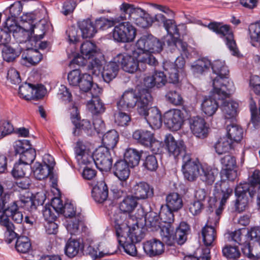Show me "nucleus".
<instances>
[{
	"label": "nucleus",
	"mask_w": 260,
	"mask_h": 260,
	"mask_svg": "<svg viewBox=\"0 0 260 260\" xmlns=\"http://www.w3.org/2000/svg\"><path fill=\"white\" fill-rule=\"evenodd\" d=\"M124 218L122 214L114 218L117 240L126 253L135 256L137 252L135 244L144 239L146 229L138 225L135 217L128 216L126 220Z\"/></svg>",
	"instance_id": "f257e3e1"
},
{
	"label": "nucleus",
	"mask_w": 260,
	"mask_h": 260,
	"mask_svg": "<svg viewBox=\"0 0 260 260\" xmlns=\"http://www.w3.org/2000/svg\"><path fill=\"white\" fill-rule=\"evenodd\" d=\"M9 217L17 223H21L23 219L17 202L11 199L10 195L5 194L0 199V225L6 228L5 240L9 244L16 238L17 234L14 232V224Z\"/></svg>",
	"instance_id": "f03ea898"
},
{
	"label": "nucleus",
	"mask_w": 260,
	"mask_h": 260,
	"mask_svg": "<svg viewBox=\"0 0 260 260\" xmlns=\"http://www.w3.org/2000/svg\"><path fill=\"white\" fill-rule=\"evenodd\" d=\"M211 67L215 77H211L213 93L219 97H226L235 90L234 83L229 80V71L224 61L215 60Z\"/></svg>",
	"instance_id": "7ed1b4c3"
},
{
	"label": "nucleus",
	"mask_w": 260,
	"mask_h": 260,
	"mask_svg": "<svg viewBox=\"0 0 260 260\" xmlns=\"http://www.w3.org/2000/svg\"><path fill=\"white\" fill-rule=\"evenodd\" d=\"M114 60L118 62L119 66L121 65L123 71L129 73H134L138 69L144 71L147 64L155 66L157 63L152 54L144 53L139 54L138 59L126 53H119L114 57Z\"/></svg>",
	"instance_id": "20e7f679"
},
{
	"label": "nucleus",
	"mask_w": 260,
	"mask_h": 260,
	"mask_svg": "<svg viewBox=\"0 0 260 260\" xmlns=\"http://www.w3.org/2000/svg\"><path fill=\"white\" fill-rule=\"evenodd\" d=\"M152 99L150 93L143 91L139 103L138 113L145 117L152 128H159L162 124L161 113L155 107L149 108Z\"/></svg>",
	"instance_id": "39448f33"
},
{
	"label": "nucleus",
	"mask_w": 260,
	"mask_h": 260,
	"mask_svg": "<svg viewBox=\"0 0 260 260\" xmlns=\"http://www.w3.org/2000/svg\"><path fill=\"white\" fill-rule=\"evenodd\" d=\"M214 188L215 198L216 200L220 201V205L215 212L210 213L205 225L211 228H215V229L219 223L223 206L225 205L227 200L232 195L233 190L225 182H222L220 184L217 183L215 185Z\"/></svg>",
	"instance_id": "423d86ee"
},
{
	"label": "nucleus",
	"mask_w": 260,
	"mask_h": 260,
	"mask_svg": "<svg viewBox=\"0 0 260 260\" xmlns=\"http://www.w3.org/2000/svg\"><path fill=\"white\" fill-rule=\"evenodd\" d=\"M154 20L163 24V26L168 33L170 35L171 41L169 40L167 41L168 46L173 47L174 49L176 48L178 49L181 50L183 54L187 55V44L186 42L178 39L179 37V29L173 19H167L166 17L160 13L156 14L154 16Z\"/></svg>",
	"instance_id": "0eeeda50"
},
{
	"label": "nucleus",
	"mask_w": 260,
	"mask_h": 260,
	"mask_svg": "<svg viewBox=\"0 0 260 260\" xmlns=\"http://www.w3.org/2000/svg\"><path fill=\"white\" fill-rule=\"evenodd\" d=\"M22 20L24 22L23 26H19L13 34V36L17 42L20 43H25L30 40L32 35L35 41H38L43 39L45 32L42 30L41 34H37V29L39 25L36 26L33 25L34 16L31 14H26L22 17Z\"/></svg>",
	"instance_id": "6e6552de"
},
{
	"label": "nucleus",
	"mask_w": 260,
	"mask_h": 260,
	"mask_svg": "<svg viewBox=\"0 0 260 260\" xmlns=\"http://www.w3.org/2000/svg\"><path fill=\"white\" fill-rule=\"evenodd\" d=\"M174 227H162L161 230V236L164 242L168 245H172L175 242L178 244H184L187 238V235L190 231L189 225L185 222H181L176 228V232L173 234Z\"/></svg>",
	"instance_id": "1a4fd4ad"
},
{
	"label": "nucleus",
	"mask_w": 260,
	"mask_h": 260,
	"mask_svg": "<svg viewBox=\"0 0 260 260\" xmlns=\"http://www.w3.org/2000/svg\"><path fill=\"white\" fill-rule=\"evenodd\" d=\"M208 28L223 37L226 46L232 55H239V51L234 39L233 32L229 25H222L219 23L211 22L208 25Z\"/></svg>",
	"instance_id": "9d476101"
},
{
	"label": "nucleus",
	"mask_w": 260,
	"mask_h": 260,
	"mask_svg": "<svg viewBox=\"0 0 260 260\" xmlns=\"http://www.w3.org/2000/svg\"><path fill=\"white\" fill-rule=\"evenodd\" d=\"M133 138L140 144L149 148L153 153L158 152L160 144L158 141L156 140L151 132L145 129H137L133 133Z\"/></svg>",
	"instance_id": "9b49d317"
},
{
	"label": "nucleus",
	"mask_w": 260,
	"mask_h": 260,
	"mask_svg": "<svg viewBox=\"0 0 260 260\" xmlns=\"http://www.w3.org/2000/svg\"><path fill=\"white\" fill-rule=\"evenodd\" d=\"M182 160V171L184 177L189 181L195 180L199 176L203 166L197 159L192 158L190 154L184 155Z\"/></svg>",
	"instance_id": "f8f14e48"
},
{
	"label": "nucleus",
	"mask_w": 260,
	"mask_h": 260,
	"mask_svg": "<svg viewBox=\"0 0 260 260\" xmlns=\"http://www.w3.org/2000/svg\"><path fill=\"white\" fill-rule=\"evenodd\" d=\"M136 36V29L129 22H122L115 26L113 37L118 42H131Z\"/></svg>",
	"instance_id": "ddd939ff"
},
{
	"label": "nucleus",
	"mask_w": 260,
	"mask_h": 260,
	"mask_svg": "<svg viewBox=\"0 0 260 260\" xmlns=\"http://www.w3.org/2000/svg\"><path fill=\"white\" fill-rule=\"evenodd\" d=\"M247 194L251 198L256 195L253 190H250L249 184L247 182L240 183L236 187L235 194L237 199L235 207L236 211L240 213L245 210L248 202Z\"/></svg>",
	"instance_id": "4468645a"
},
{
	"label": "nucleus",
	"mask_w": 260,
	"mask_h": 260,
	"mask_svg": "<svg viewBox=\"0 0 260 260\" xmlns=\"http://www.w3.org/2000/svg\"><path fill=\"white\" fill-rule=\"evenodd\" d=\"M112 157L109 148L101 146L94 152V163L101 171H108L112 166Z\"/></svg>",
	"instance_id": "2eb2a0df"
},
{
	"label": "nucleus",
	"mask_w": 260,
	"mask_h": 260,
	"mask_svg": "<svg viewBox=\"0 0 260 260\" xmlns=\"http://www.w3.org/2000/svg\"><path fill=\"white\" fill-rule=\"evenodd\" d=\"M144 91L150 93L149 90L146 89H142L139 92L138 95L133 91H126L124 92L117 103L118 107L121 110H129L134 108L137 105V110L138 111L140 98Z\"/></svg>",
	"instance_id": "dca6fc26"
},
{
	"label": "nucleus",
	"mask_w": 260,
	"mask_h": 260,
	"mask_svg": "<svg viewBox=\"0 0 260 260\" xmlns=\"http://www.w3.org/2000/svg\"><path fill=\"white\" fill-rule=\"evenodd\" d=\"M120 14L115 18V21L129 20L134 22L140 15H144V10L134 5L123 3L119 7Z\"/></svg>",
	"instance_id": "f3484780"
},
{
	"label": "nucleus",
	"mask_w": 260,
	"mask_h": 260,
	"mask_svg": "<svg viewBox=\"0 0 260 260\" xmlns=\"http://www.w3.org/2000/svg\"><path fill=\"white\" fill-rule=\"evenodd\" d=\"M71 112V119L72 122L75 126L73 134L74 136H79L80 135L81 131L83 130L87 133H89L91 131L92 125L90 122L87 119H83L80 121V116L78 108L73 106Z\"/></svg>",
	"instance_id": "a211bd4d"
},
{
	"label": "nucleus",
	"mask_w": 260,
	"mask_h": 260,
	"mask_svg": "<svg viewBox=\"0 0 260 260\" xmlns=\"http://www.w3.org/2000/svg\"><path fill=\"white\" fill-rule=\"evenodd\" d=\"M15 248L19 253L27 254V260H38L40 258L39 251L32 249L30 240L27 237H19L16 242Z\"/></svg>",
	"instance_id": "6ab92c4d"
},
{
	"label": "nucleus",
	"mask_w": 260,
	"mask_h": 260,
	"mask_svg": "<svg viewBox=\"0 0 260 260\" xmlns=\"http://www.w3.org/2000/svg\"><path fill=\"white\" fill-rule=\"evenodd\" d=\"M164 121L169 129L178 131L183 122V114L180 110L172 109L164 114Z\"/></svg>",
	"instance_id": "aec40b11"
},
{
	"label": "nucleus",
	"mask_w": 260,
	"mask_h": 260,
	"mask_svg": "<svg viewBox=\"0 0 260 260\" xmlns=\"http://www.w3.org/2000/svg\"><path fill=\"white\" fill-rule=\"evenodd\" d=\"M165 143L170 154L173 155L175 157L180 156L182 158L184 155L189 154L186 152V146L184 142L176 141L171 134L166 136Z\"/></svg>",
	"instance_id": "412c9836"
},
{
	"label": "nucleus",
	"mask_w": 260,
	"mask_h": 260,
	"mask_svg": "<svg viewBox=\"0 0 260 260\" xmlns=\"http://www.w3.org/2000/svg\"><path fill=\"white\" fill-rule=\"evenodd\" d=\"M190 129L196 137L204 139L207 137L209 127L204 118L200 116L191 118L189 120Z\"/></svg>",
	"instance_id": "4be33fe9"
},
{
	"label": "nucleus",
	"mask_w": 260,
	"mask_h": 260,
	"mask_svg": "<svg viewBox=\"0 0 260 260\" xmlns=\"http://www.w3.org/2000/svg\"><path fill=\"white\" fill-rule=\"evenodd\" d=\"M127 162L123 159L117 160L112 167L113 174L120 181H122V185L126 186L124 182L128 178L130 175V168Z\"/></svg>",
	"instance_id": "5701e85b"
},
{
	"label": "nucleus",
	"mask_w": 260,
	"mask_h": 260,
	"mask_svg": "<svg viewBox=\"0 0 260 260\" xmlns=\"http://www.w3.org/2000/svg\"><path fill=\"white\" fill-rule=\"evenodd\" d=\"M231 94V93L228 95L226 98L229 97ZM212 96L215 98H217L218 100L223 101L221 108L225 118L227 119H234L237 115V109L238 107V104L231 100H224L226 97L222 99L221 96L219 97L217 94L215 95L213 93V91H212Z\"/></svg>",
	"instance_id": "b1692460"
},
{
	"label": "nucleus",
	"mask_w": 260,
	"mask_h": 260,
	"mask_svg": "<svg viewBox=\"0 0 260 260\" xmlns=\"http://www.w3.org/2000/svg\"><path fill=\"white\" fill-rule=\"evenodd\" d=\"M133 197L136 200H144L153 196V189L145 182H140L135 184L132 188Z\"/></svg>",
	"instance_id": "393cba45"
},
{
	"label": "nucleus",
	"mask_w": 260,
	"mask_h": 260,
	"mask_svg": "<svg viewBox=\"0 0 260 260\" xmlns=\"http://www.w3.org/2000/svg\"><path fill=\"white\" fill-rule=\"evenodd\" d=\"M143 249L145 252L149 256H155L161 254L164 252V245L160 240L153 239L144 243Z\"/></svg>",
	"instance_id": "a878e982"
},
{
	"label": "nucleus",
	"mask_w": 260,
	"mask_h": 260,
	"mask_svg": "<svg viewBox=\"0 0 260 260\" xmlns=\"http://www.w3.org/2000/svg\"><path fill=\"white\" fill-rule=\"evenodd\" d=\"M138 204V201L133 195H128L125 197L119 204V209L122 213H119L114 215V218L117 215L122 214L124 215V220H126L124 213H132L137 207Z\"/></svg>",
	"instance_id": "bb28decb"
},
{
	"label": "nucleus",
	"mask_w": 260,
	"mask_h": 260,
	"mask_svg": "<svg viewBox=\"0 0 260 260\" xmlns=\"http://www.w3.org/2000/svg\"><path fill=\"white\" fill-rule=\"evenodd\" d=\"M91 193L95 202L102 203L106 201L108 196V188L105 182H98L93 187Z\"/></svg>",
	"instance_id": "cd10ccee"
},
{
	"label": "nucleus",
	"mask_w": 260,
	"mask_h": 260,
	"mask_svg": "<svg viewBox=\"0 0 260 260\" xmlns=\"http://www.w3.org/2000/svg\"><path fill=\"white\" fill-rule=\"evenodd\" d=\"M119 69L117 61L113 59L105 65L102 73L104 80L108 83L114 79L117 76Z\"/></svg>",
	"instance_id": "c85d7f7f"
},
{
	"label": "nucleus",
	"mask_w": 260,
	"mask_h": 260,
	"mask_svg": "<svg viewBox=\"0 0 260 260\" xmlns=\"http://www.w3.org/2000/svg\"><path fill=\"white\" fill-rule=\"evenodd\" d=\"M78 24L83 38H92L96 32L94 24L89 19L79 21Z\"/></svg>",
	"instance_id": "c756f323"
},
{
	"label": "nucleus",
	"mask_w": 260,
	"mask_h": 260,
	"mask_svg": "<svg viewBox=\"0 0 260 260\" xmlns=\"http://www.w3.org/2000/svg\"><path fill=\"white\" fill-rule=\"evenodd\" d=\"M218 174V170L210 167L203 166L199 176L200 179L207 185H212Z\"/></svg>",
	"instance_id": "7c9ffc66"
},
{
	"label": "nucleus",
	"mask_w": 260,
	"mask_h": 260,
	"mask_svg": "<svg viewBox=\"0 0 260 260\" xmlns=\"http://www.w3.org/2000/svg\"><path fill=\"white\" fill-rule=\"evenodd\" d=\"M249 188L256 194L257 204L260 207V171L254 170L249 177Z\"/></svg>",
	"instance_id": "2f4dec72"
},
{
	"label": "nucleus",
	"mask_w": 260,
	"mask_h": 260,
	"mask_svg": "<svg viewBox=\"0 0 260 260\" xmlns=\"http://www.w3.org/2000/svg\"><path fill=\"white\" fill-rule=\"evenodd\" d=\"M81 53L83 57L90 59L94 56H101L102 54L98 51L94 44L90 41L83 43L80 47Z\"/></svg>",
	"instance_id": "473e14b6"
},
{
	"label": "nucleus",
	"mask_w": 260,
	"mask_h": 260,
	"mask_svg": "<svg viewBox=\"0 0 260 260\" xmlns=\"http://www.w3.org/2000/svg\"><path fill=\"white\" fill-rule=\"evenodd\" d=\"M42 56L36 50H28L26 53H23L21 56V62L26 66L34 65L39 63L42 59Z\"/></svg>",
	"instance_id": "72a5a7b5"
},
{
	"label": "nucleus",
	"mask_w": 260,
	"mask_h": 260,
	"mask_svg": "<svg viewBox=\"0 0 260 260\" xmlns=\"http://www.w3.org/2000/svg\"><path fill=\"white\" fill-rule=\"evenodd\" d=\"M166 207L173 211H177L183 206L182 198L176 192L169 193L166 197Z\"/></svg>",
	"instance_id": "f704fd0d"
},
{
	"label": "nucleus",
	"mask_w": 260,
	"mask_h": 260,
	"mask_svg": "<svg viewBox=\"0 0 260 260\" xmlns=\"http://www.w3.org/2000/svg\"><path fill=\"white\" fill-rule=\"evenodd\" d=\"M227 138L234 142H238L241 140L243 138V129L238 125L235 123L228 124L226 127Z\"/></svg>",
	"instance_id": "c9c22d12"
},
{
	"label": "nucleus",
	"mask_w": 260,
	"mask_h": 260,
	"mask_svg": "<svg viewBox=\"0 0 260 260\" xmlns=\"http://www.w3.org/2000/svg\"><path fill=\"white\" fill-rule=\"evenodd\" d=\"M218 107L219 105L216 100L210 97L204 99L201 105L202 111L208 116L213 115Z\"/></svg>",
	"instance_id": "e433bc0d"
},
{
	"label": "nucleus",
	"mask_w": 260,
	"mask_h": 260,
	"mask_svg": "<svg viewBox=\"0 0 260 260\" xmlns=\"http://www.w3.org/2000/svg\"><path fill=\"white\" fill-rule=\"evenodd\" d=\"M163 67L168 72L169 82L174 84L178 83L180 81L179 74L182 72L174 67L173 63L170 61L165 62Z\"/></svg>",
	"instance_id": "4c0bfd02"
},
{
	"label": "nucleus",
	"mask_w": 260,
	"mask_h": 260,
	"mask_svg": "<svg viewBox=\"0 0 260 260\" xmlns=\"http://www.w3.org/2000/svg\"><path fill=\"white\" fill-rule=\"evenodd\" d=\"M83 248V245L78 240L70 239L65 247V253L70 257H73L77 255Z\"/></svg>",
	"instance_id": "58836bf2"
},
{
	"label": "nucleus",
	"mask_w": 260,
	"mask_h": 260,
	"mask_svg": "<svg viewBox=\"0 0 260 260\" xmlns=\"http://www.w3.org/2000/svg\"><path fill=\"white\" fill-rule=\"evenodd\" d=\"M32 172L35 177L41 180L47 178L51 173L52 170L49 169V167L43 165L39 162H36L33 166Z\"/></svg>",
	"instance_id": "ea45409f"
},
{
	"label": "nucleus",
	"mask_w": 260,
	"mask_h": 260,
	"mask_svg": "<svg viewBox=\"0 0 260 260\" xmlns=\"http://www.w3.org/2000/svg\"><path fill=\"white\" fill-rule=\"evenodd\" d=\"M141 154L137 149L134 148H127L124 153V159L129 166L135 167L137 166L140 161Z\"/></svg>",
	"instance_id": "a19ab883"
},
{
	"label": "nucleus",
	"mask_w": 260,
	"mask_h": 260,
	"mask_svg": "<svg viewBox=\"0 0 260 260\" xmlns=\"http://www.w3.org/2000/svg\"><path fill=\"white\" fill-rule=\"evenodd\" d=\"M233 144L232 141L226 137L220 138L214 145L215 151L218 154L228 152L233 148Z\"/></svg>",
	"instance_id": "79ce46f5"
},
{
	"label": "nucleus",
	"mask_w": 260,
	"mask_h": 260,
	"mask_svg": "<svg viewBox=\"0 0 260 260\" xmlns=\"http://www.w3.org/2000/svg\"><path fill=\"white\" fill-rule=\"evenodd\" d=\"M202 235L204 244L206 246H211L216 237V229L205 225L202 230Z\"/></svg>",
	"instance_id": "37998d69"
},
{
	"label": "nucleus",
	"mask_w": 260,
	"mask_h": 260,
	"mask_svg": "<svg viewBox=\"0 0 260 260\" xmlns=\"http://www.w3.org/2000/svg\"><path fill=\"white\" fill-rule=\"evenodd\" d=\"M118 139L119 135L117 132L113 129L108 131L103 136L102 142L106 146L105 147L109 149L110 148H114L116 146Z\"/></svg>",
	"instance_id": "c03bdc74"
},
{
	"label": "nucleus",
	"mask_w": 260,
	"mask_h": 260,
	"mask_svg": "<svg viewBox=\"0 0 260 260\" xmlns=\"http://www.w3.org/2000/svg\"><path fill=\"white\" fill-rule=\"evenodd\" d=\"M211 66L210 61L207 58H203L194 61L191 68L194 74H202L208 70Z\"/></svg>",
	"instance_id": "a18cd8bd"
},
{
	"label": "nucleus",
	"mask_w": 260,
	"mask_h": 260,
	"mask_svg": "<svg viewBox=\"0 0 260 260\" xmlns=\"http://www.w3.org/2000/svg\"><path fill=\"white\" fill-rule=\"evenodd\" d=\"M87 106L89 111L93 114L103 113L105 111L104 105L97 95H93Z\"/></svg>",
	"instance_id": "49530a36"
},
{
	"label": "nucleus",
	"mask_w": 260,
	"mask_h": 260,
	"mask_svg": "<svg viewBox=\"0 0 260 260\" xmlns=\"http://www.w3.org/2000/svg\"><path fill=\"white\" fill-rule=\"evenodd\" d=\"M172 209H169V208L166 207L165 208L162 207L159 212L160 219L162 222L167 224L166 225L163 227H170L173 226L172 223L173 222L174 220V216Z\"/></svg>",
	"instance_id": "de8ad7c7"
},
{
	"label": "nucleus",
	"mask_w": 260,
	"mask_h": 260,
	"mask_svg": "<svg viewBox=\"0 0 260 260\" xmlns=\"http://www.w3.org/2000/svg\"><path fill=\"white\" fill-rule=\"evenodd\" d=\"M100 56H94L91 58L88 64V70L89 74L98 76L101 73L102 63L99 59Z\"/></svg>",
	"instance_id": "09e8293b"
},
{
	"label": "nucleus",
	"mask_w": 260,
	"mask_h": 260,
	"mask_svg": "<svg viewBox=\"0 0 260 260\" xmlns=\"http://www.w3.org/2000/svg\"><path fill=\"white\" fill-rule=\"evenodd\" d=\"M82 224L80 216L78 215L67 220V230L71 235H76L79 232V226Z\"/></svg>",
	"instance_id": "8fccbe9b"
},
{
	"label": "nucleus",
	"mask_w": 260,
	"mask_h": 260,
	"mask_svg": "<svg viewBox=\"0 0 260 260\" xmlns=\"http://www.w3.org/2000/svg\"><path fill=\"white\" fill-rule=\"evenodd\" d=\"M222 251L223 256L228 258H237L241 254L239 247L237 245L226 244L222 248Z\"/></svg>",
	"instance_id": "3c124183"
},
{
	"label": "nucleus",
	"mask_w": 260,
	"mask_h": 260,
	"mask_svg": "<svg viewBox=\"0 0 260 260\" xmlns=\"http://www.w3.org/2000/svg\"><path fill=\"white\" fill-rule=\"evenodd\" d=\"M249 34L252 45L256 42H260V22L251 24L249 27Z\"/></svg>",
	"instance_id": "603ef678"
},
{
	"label": "nucleus",
	"mask_w": 260,
	"mask_h": 260,
	"mask_svg": "<svg viewBox=\"0 0 260 260\" xmlns=\"http://www.w3.org/2000/svg\"><path fill=\"white\" fill-rule=\"evenodd\" d=\"M19 54L10 46H5L2 50L3 59L7 62H12L18 57Z\"/></svg>",
	"instance_id": "864d4df0"
},
{
	"label": "nucleus",
	"mask_w": 260,
	"mask_h": 260,
	"mask_svg": "<svg viewBox=\"0 0 260 260\" xmlns=\"http://www.w3.org/2000/svg\"><path fill=\"white\" fill-rule=\"evenodd\" d=\"M153 22V18L145 10L144 11V15H140L134 22L137 26L142 28L148 27L152 25Z\"/></svg>",
	"instance_id": "5fc2aeb1"
},
{
	"label": "nucleus",
	"mask_w": 260,
	"mask_h": 260,
	"mask_svg": "<svg viewBox=\"0 0 260 260\" xmlns=\"http://www.w3.org/2000/svg\"><path fill=\"white\" fill-rule=\"evenodd\" d=\"M241 249L244 254L253 260H258L260 258V251L257 252L256 246L251 247L249 242H245Z\"/></svg>",
	"instance_id": "6e6d98bb"
},
{
	"label": "nucleus",
	"mask_w": 260,
	"mask_h": 260,
	"mask_svg": "<svg viewBox=\"0 0 260 260\" xmlns=\"http://www.w3.org/2000/svg\"><path fill=\"white\" fill-rule=\"evenodd\" d=\"M80 89L85 92H88L91 89L92 86V77L89 74H83L81 75V78L78 85Z\"/></svg>",
	"instance_id": "4d7b16f0"
},
{
	"label": "nucleus",
	"mask_w": 260,
	"mask_h": 260,
	"mask_svg": "<svg viewBox=\"0 0 260 260\" xmlns=\"http://www.w3.org/2000/svg\"><path fill=\"white\" fill-rule=\"evenodd\" d=\"M33 86L27 83L21 85L19 88V94L20 98L26 100H30L33 98Z\"/></svg>",
	"instance_id": "13d9d810"
},
{
	"label": "nucleus",
	"mask_w": 260,
	"mask_h": 260,
	"mask_svg": "<svg viewBox=\"0 0 260 260\" xmlns=\"http://www.w3.org/2000/svg\"><path fill=\"white\" fill-rule=\"evenodd\" d=\"M166 98L169 103L174 105H181L183 103L182 97L180 92L177 90L169 91L166 94Z\"/></svg>",
	"instance_id": "bf43d9fd"
},
{
	"label": "nucleus",
	"mask_w": 260,
	"mask_h": 260,
	"mask_svg": "<svg viewBox=\"0 0 260 260\" xmlns=\"http://www.w3.org/2000/svg\"><path fill=\"white\" fill-rule=\"evenodd\" d=\"M152 35H143L138 40L136 46L138 49L142 51L144 53L149 48L150 43L151 40Z\"/></svg>",
	"instance_id": "052dcab7"
},
{
	"label": "nucleus",
	"mask_w": 260,
	"mask_h": 260,
	"mask_svg": "<svg viewBox=\"0 0 260 260\" xmlns=\"http://www.w3.org/2000/svg\"><path fill=\"white\" fill-rule=\"evenodd\" d=\"M220 175L222 180L219 182H217L215 185L217 183L220 184L222 182H225L231 188L228 182H226L225 180L234 181L235 179L237 177V172L234 170V168L222 169L220 172ZM231 189L233 190L232 188Z\"/></svg>",
	"instance_id": "680f3d73"
},
{
	"label": "nucleus",
	"mask_w": 260,
	"mask_h": 260,
	"mask_svg": "<svg viewBox=\"0 0 260 260\" xmlns=\"http://www.w3.org/2000/svg\"><path fill=\"white\" fill-rule=\"evenodd\" d=\"M36 156L35 149H30L20 155L19 161L25 165H29L34 161Z\"/></svg>",
	"instance_id": "e2e57ef3"
},
{
	"label": "nucleus",
	"mask_w": 260,
	"mask_h": 260,
	"mask_svg": "<svg viewBox=\"0 0 260 260\" xmlns=\"http://www.w3.org/2000/svg\"><path fill=\"white\" fill-rule=\"evenodd\" d=\"M14 148L16 153L20 155L28 150L32 149L29 141L27 140L17 141Z\"/></svg>",
	"instance_id": "0e129e2a"
},
{
	"label": "nucleus",
	"mask_w": 260,
	"mask_h": 260,
	"mask_svg": "<svg viewBox=\"0 0 260 260\" xmlns=\"http://www.w3.org/2000/svg\"><path fill=\"white\" fill-rule=\"evenodd\" d=\"M149 48L147 52L151 53H159L163 48V43L159 39L152 36Z\"/></svg>",
	"instance_id": "69168bd1"
},
{
	"label": "nucleus",
	"mask_w": 260,
	"mask_h": 260,
	"mask_svg": "<svg viewBox=\"0 0 260 260\" xmlns=\"http://www.w3.org/2000/svg\"><path fill=\"white\" fill-rule=\"evenodd\" d=\"M57 95L58 98L65 104L69 103L72 101V94L64 85H61L60 86Z\"/></svg>",
	"instance_id": "338daca9"
},
{
	"label": "nucleus",
	"mask_w": 260,
	"mask_h": 260,
	"mask_svg": "<svg viewBox=\"0 0 260 260\" xmlns=\"http://www.w3.org/2000/svg\"><path fill=\"white\" fill-rule=\"evenodd\" d=\"M159 215L157 216L155 213H150L149 215H147L145 217V221L146 224L151 227L154 228L156 230L161 228L159 222Z\"/></svg>",
	"instance_id": "774afa93"
}]
</instances>
